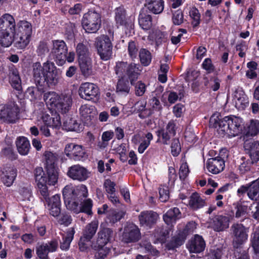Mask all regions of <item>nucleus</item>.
<instances>
[{
    "mask_svg": "<svg viewBox=\"0 0 259 259\" xmlns=\"http://www.w3.org/2000/svg\"><path fill=\"white\" fill-rule=\"evenodd\" d=\"M76 51L78 57V60L90 57L88 48L82 43H79L77 45Z\"/></svg>",
    "mask_w": 259,
    "mask_h": 259,
    "instance_id": "48",
    "label": "nucleus"
},
{
    "mask_svg": "<svg viewBox=\"0 0 259 259\" xmlns=\"http://www.w3.org/2000/svg\"><path fill=\"white\" fill-rule=\"evenodd\" d=\"M141 71V67L139 64L131 63L128 65L126 74L128 76L131 84H134Z\"/></svg>",
    "mask_w": 259,
    "mask_h": 259,
    "instance_id": "31",
    "label": "nucleus"
},
{
    "mask_svg": "<svg viewBox=\"0 0 259 259\" xmlns=\"http://www.w3.org/2000/svg\"><path fill=\"white\" fill-rule=\"evenodd\" d=\"M141 237L139 228L133 224H127L124 229L122 235V241L125 243H131L138 241Z\"/></svg>",
    "mask_w": 259,
    "mask_h": 259,
    "instance_id": "13",
    "label": "nucleus"
},
{
    "mask_svg": "<svg viewBox=\"0 0 259 259\" xmlns=\"http://www.w3.org/2000/svg\"><path fill=\"white\" fill-rule=\"evenodd\" d=\"M52 53L55 56L59 65H62L65 61L67 53V47L65 42L62 40L52 41Z\"/></svg>",
    "mask_w": 259,
    "mask_h": 259,
    "instance_id": "12",
    "label": "nucleus"
},
{
    "mask_svg": "<svg viewBox=\"0 0 259 259\" xmlns=\"http://www.w3.org/2000/svg\"><path fill=\"white\" fill-rule=\"evenodd\" d=\"M111 41L105 34L97 37L95 40V46L101 59L109 60L112 55L113 46Z\"/></svg>",
    "mask_w": 259,
    "mask_h": 259,
    "instance_id": "7",
    "label": "nucleus"
},
{
    "mask_svg": "<svg viewBox=\"0 0 259 259\" xmlns=\"http://www.w3.org/2000/svg\"><path fill=\"white\" fill-rule=\"evenodd\" d=\"M115 21L117 26H126L127 21L125 17V10L121 7L116 8L115 10Z\"/></svg>",
    "mask_w": 259,
    "mask_h": 259,
    "instance_id": "41",
    "label": "nucleus"
},
{
    "mask_svg": "<svg viewBox=\"0 0 259 259\" xmlns=\"http://www.w3.org/2000/svg\"><path fill=\"white\" fill-rule=\"evenodd\" d=\"M47 246L41 244L36 247V254L40 259H48L49 251L47 250Z\"/></svg>",
    "mask_w": 259,
    "mask_h": 259,
    "instance_id": "64",
    "label": "nucleus"
},
{
    "mask_svg": "<svg viewBox=\"0 0 259 259\" xmlns=\"http://www.w3.org/2000/svg\"><path fill=\"white\" fill-rule=\"evenodd\" d=\"M42 120L44 124L47 126L58 127L61 125L60 117L58 114L55 115V117H51L47 111H42L37 117V125H39V121Z\"/></svg>",
    "mask_w": 259,
    "mask_h": 259,
    "instance_id": "18",
    "label": "nucleus"
},
{
    "mask_svg": "<svg viewBox=\"0 0 259 259\" xmlns=\"http://www.w3.org/2000/svg\"><path fill=\"white\" fill-rule=\"evenodd\" d=\"M234 246L238 247L246 241L248 238L247 230L241 224H233L231 228Z\"/></svg>",
    "mask_w": 259,
    "mask_h": 259,
    "instance_id": "9",
    "label": "nucleus"
},
{
    "mask_svg": "<svg viewBox=\"0 0 259 259\" xmlns=\"http://www.w3.org/2000/svg\"><path fill=\"white\" fill-rule=\"evenodd\" d=\"M14 41L15 39L12 33L11 34L7 29H2L0 32V46L9 47Z\"/></svg>",
    "mask_w": 259,
    "mask_h": 259,
    "instance_id": "37",
    "label": "nucleus"
},
{
    "mask_svg": "<svg viewBox=\"0 0 259 259\" xmlns=\"http://www.w3.org/2000/svg\"><path fill=\"white\" fill-rule=\"evenodd\" d=\"M244 148L246 153L249 155L252 162L259 160V142L246 140Z\"/></svg>",
    "mask_w": 259,
    "mask_h": 259,
    "instance_id": "17",
    "label": "nucleus"
},
{
    "mask_svg": "<svg viewBox=\"0 0 259 259\" xmlns=\"http://www.w3.org/2000/svg\"><path fill=\"white\" fill-rule=\"evenodd\" d=\"M189 15L193 19L192 24L193 26L196 27L198 26L200 23V14L198 10L195 7L191 8L189 12Z\"/></svg>",
    "mask_w": 259,
    "mask_h": 259,
    "instance_id": "56",
    "label": "nucleus"
},
{
    "mask_svg": "<svg viewBox=\"0 0 259 259\" xmlns=\"http://www.w3.org/2000/svg\"><path fill=\"white\" fill-rule=\"evenodd\" d=\"M19 109L17 105L11 104L0 105V121L13 123L18 119Z\"/></svg>",
    "mask_w": 259,
    "mask_h": 259,
    "instance_id": "8",
    "label": "nucleus"
},
{
    "mask_svg": "<svg viewBox=\"0 0 259 259\" xmlns=\"http://www.w3.org/2000/svg\"><path fill=\"white\" fill-rule=\"evenodd\" d=\"M233 103L238 110H243L249 104L248 99L244 92L240 90H236L233 97Z\"/></svg>",
    "mask_w": 259,
    "mask_h": 259,
    "instance_id": "22",
    "label": "nucleus"
},
{
    "mask_svg": "<svg viewBox=\"0 0 259 259\" xmlns=\"http://www.w3.org/2000/svg\"><path fill=\"white\" fill-rule=\"evenodd\" d=\"M159 199L161 202H165L169 198V190L166 186H160L159 188Z\"/></svg>",
    "mask_w": 259,
    "mask_h": 259,
    "instance_id": "62",
    "label": "nucleus"
},
{
    "mask_svg": "<svg viewBox=\"0 0 259 259\" xmlns=\"http://www.w3.org/2000/svg\"><path fill=\"white\" fill-rule=\"evenodd\" d=\"M78 64L81 74L85 77L89 76L92 73V61L91 58H88L78 60Z\"/></svg>",
    "mask_w": 259,
    "mask_h": 259,
    "instance_id": "33",
    "label": "nucleus"
},
{
    "mask_svg": "<svg viewBox=\"0 0 259 259\" xmlns=\"http://www.w3.org/2000/svg\"><path fill=\"white\" fill-rule=\"evenodd\" d=\"M205 205V200L197 193H193L190 197L189 205L193 210H197Z\"/></svg>",
    "mask_w": 259,
    "mask_h": 259,
    "instance_id": "35",
    "label": "nucleus"
},
{
    "mask_svg": "<svg viewBox=\"0 0 259 259\" xmlns=\"http://www.w3.org/2000/svg\"><path fill=\"white\" fill-rule=\"evenodd\" d=\"M33 75L36 85L40 87L46 84L55 85L59 81L60 75L53 63L47 61L41 66L39 62L33 65Z\"/></svg>",
    "mask_w": 259,
    "mask_h": 259,
    "instance_id": "2",
    "label": "nucleus"
},
{
    "mask_svg": "<svg viewBox=\"0 0 259 259\" xmlns=\"http://www.w3.org/2000/svg\"><path fill=\"white\" fill-rule=\"evenodd\" d=\"M225 167V161L220 157L209 158L206 163V168L212 174H218Z\"/></svg>",
    "mask_w": 259,
    "mask_h": 259,
    "instance_id": "19",
    "label": "nucleus"
},
{
    "mask_svg": "<svg viewBox=\"0 0 259 259\" xmlns=\"http://www.w3.org/2000/svg\"><path fill=\"white\" fill-rule=\"evenodd\" d=\"M47 208L50 214L54 217H58L61 212V201L59 195H55L47 200Z\"/></svg>",
    "mask_w": 259,
    "mask_h": 259,
    "instance_id": "21",
    "label": "nucleus"
},
{
    "mask_svg": "<svg viewBox=\"0 0 259 259\" xmlns=\"http://www.w3.org/2000/svg\"><path fill=\"white\" fill-rule=\"evenodd\" d=\"M81 24L87 33H96L101 27V15L95 11H89L83 16Z\"/></svg>",
    "mask_w": 259,
    "mask_h": 259,
    "instance_id": "6",
    "label": "nucleus"
},
{
    "mask_svg": "<svg viewBox=\"0 0 259 259\" xmlns=\"http://www.w3.org/2000/svg\"><path fill=\"white\" fill-rule=\"evenodd\" d=\"M157 135L159 137L158 140L161 137L162 142L164 145H168L169 143V140L171 138V134H169L166 131L160 130L157 132Z\"/></svg>",
    "mask_w": 259,
    "mask_h": 259,
    "instance_id": "61",
    "label": "nucleus"
},
{
    "mask_svg": "<svg viewBox=\"0 0 259 259\" xmlns=\"http://www.w3.org/2000/svg\"><path fill=\"white\" fill-rule=\"evenodd\" d=\"M124 212L123 211L116 212L114 210H110L108 214L107 218L109 220L110 223L114 224L120 221L124 217Z\"/></svg>",
    "mask_w": 259,
    "mask_h": 259,
    "instance_id": "52",
    "label": "nucleus"
},
{
    "mask_svg": "<svg viewBox=\"0 0 259 259\" xmlns=\"http://www.w3.org/2000/svg\"><path fill=\"white\" fill-rule=\"evenodd\" d=\"M20 200L22 201H31L32 199V194L30 189L28 187H22L19 190Z\"/></svg>",
    "mask_w": 259,
    "mask_h": 259,
    "instance_id": "51",
    "label": "nucleus"
},
{
    "mask_svg": "<svg viewBox=\"0 0 259 259\" xmlns=\"http://www.w3.org/2000/svg\"><path fill=\"white\" fill-rule=\"evenodd\" d=\"M139 24L144 30L149 29L152 26V18L150 15L141 13L139 17Z\"/></svg>",
    "mask_w": 259,
    "mask_h": 259,
    "instance_id": "42",
    "label": "nucleus"
},
{
    "mask_svg": "<svg viewBox=\"0 0 259 259\" xmlns=\"http://www.w3.org/2000/svg\"><path fill=\"white\" fill-rule=\"evenodd\" d=\"M149 104L150 106L149 115L152 114L154 111H159L162 108L160 101L155 97H153L149 100Z\"/></svg>",
    "mask_w": 259,
    "mask_h": 259,
    "instance_id": "55",
    "label": "nucleus"
},
{
    "mask_svg": "<svg viewBox=\"0 0 259 259\" xmlns=\"http://www.w3.org/2000/svg\"><path fill=\"white\" fill-rule=\"evenodd\" d=\"M72 103L71 93L62 94L56 105L55 110L62 114L68 112Z\"/></svg>",
    "mask_w": 259,
    "mask_h": 259,
    "instance_id": "16",
    "label": "nucleus"
},
{
    "mask_svg": "<svg viewBox=\"0 0 259 259\" xmlns=\"http://www.w3.org/2000/svg\"><path fill=\"white\" fill-rule=\"evenodd\" d=\"M64 151L67 157L75 161L81 160L85 154L82 146L75 143L67 144Z\"/></svg>",
    "mask_w": 259,
    "mask_h": 259,
    "instance_id": "14",
    "label": "nucleus"
},
{
    "mask_svg": "<svg viewBox=\"0 0 259 259\" xmlns=\"http://www.w3.org/2000/svg\"><path fill=\"white\" fill-rule=\"evenodd\" d=\"M43 92V89L41 87L40 88L29 87L27 90L26 94L28 97L30 98L31 100H35L41 98Z\"/></svg>",
    "mask_w": 259,
    "mask_h": 259,
    "instance_id": "46",
    "label": "nucleus"
},
{
    "mask_svg": "<svg viewBox=\"0 0 259 259\" xmlns=\"http://www.w3.org/2000/svg\"><path fill=\"white\" fill-rule=\"evenodd\" d=\"M79 95L82 99L87 100L94 99L99 95L98 87L94 83L84 82L82 83L78 90Z\"/></svg>",
    "mask_w": 259,
    "mask_h": 259,
    "instance_id": "11",
    "label": "nucleus"
},
{
    "mask_svg": "<svg viewBox=\"0 0 259 259\" xmlns=\"http://www.w3.org/2000/svg\"><path fill=\"white\" fill-rule=\"evenodd\" d=\"M67 175L74 181L81 182L90 177V172L79 164H74L68 167Z\"/></svg>",
    "mask_w": 259,
    "mask_h": 259,
    "instance_id": "10",
    "label": "nucleus"
},
{
    "mask_svg": "<svg viewBox=\"0 0 259 259\" xmlns=\"http://www.w3.org/2000/svg\"><path fill=\"white\" fill-rule=\"evenodd\" d=\"M15 145L18 152L22 156L28 154L31 148L29 141L24 136L17 137L15 141Z\"/></svg>",
    "mask_w": 259,
    "mask_h": 259,
    "instance_id": "26",
    "label": "nucleus"
},
{
    "mask_svg": "<svg viewBox=\"0 0 259 259\" xmlns=\"http://www.w3.org/2000/svg\"><path fill=\"white\" fill-rule=\"evenodd\" d=\"M64 203L66 207L75 212L78 211V206L88 195L87 187L82 184L76 187L66 186L62 190Z\"/></svg>",
    "mask_w": 259,
    "mask_h": 259,
    "instance_id": "3",
    "label": "nucleus"
},
{
    "mask_svg": "<svg viewBox=\"0 0 259 259\" xmlns=\"http://www.w3.org/2000/svg\"><path fill=\"white\" fill-rule=\"evenodd\" d=\"M33 75L36 85L40 87L46 84L55 85L59 81L60 75L53 63L47 61L41 66L39 62L33 65Z\"/></svg>",
    "mask_w": 259,
    "mask_h": 259,
    "instance_id": "1",
    "label": "nucleus"
},
{
    "mask_svg": "<svg viewBox=\"0 0 259 259\" xmlns=\"http://www.w3.org/2000/svg\"><path fill=\"white\" fill-rule=\"evenodd\" d=\"M114 237L113 231L108 228L100 229L98 233L97 240L99 246H103L110 242Z\"/></svg>",
    "mask_w": 259,
    "mask_h": 259,
    "instance_id": "25",
    "label": "nucleus"
},
{
    "mask_svg": "<svg viewBox=\"0 0 259 259\" xmlns=\"http://www.w3.org/2000/svg\"><path fill=\"white\" fill-rule=\"evenodd\" d=\"M230 219L228 217L217 215L210 220L209 227L215 231H222L229 226Z\"/></svg>",
    "mask_w": 259,
    "mask_h": 259,
    "instance_id": "20",
    "label": "nucleus"
},
{
    "mask_svg": "<svg viewBox=\"0 0 259 259\" xmlns=\"http://www.w3.org/2000/svg\"><path fill=\"white\" fill-rule=\"evenodd\" d=\"M75 233L74 229L71 228L68 229L66 235H63L62 241L61 242L60 248L62 250H66L69 249L70 243L73 239Z\"/></svg>",
    "mask_w": 259,
    "mask_h": 259,
    "instance_id": "39",
    "label": "nucleus"
},
{
    "mask_svg": "<svg viewBox=\"0 0 259 259\" xmlns=\"http://www.w3.org/2000/svg\"><path fill=\"white\" fill-rule=\"evenodd\" d=\"M250 245L255 254H259V229L256 228L250 236Z\"/></svg>",
    "mask_w": 259,
    "mask_h": 259,
    "instance_id": "45",
    "label": "nucleus"
},
{
    "mask_svg": "<svg viewBox=\"0 0 259 259\" xmlns=\"http://www.w3.org/2000/svg\"><path fill=\"white\" fill-rule=\"evenodd\" d=\"M80 205L79 208L78 207V212L82 211L91 215L92 213V208L93 206L92 200L91 199H85L82 201L81 204H79ZM77 213V212H76Z\"/></svg>",
    "mask_w": 259,
    "mask_h": 259,
    "instance_id": "50",
    "label": "nucleus"
},
{
    "mask_svg": "<svg viewBox=\"0 0 259 259\" xmlns=\"http://www.w3.org/2000/svg\"><path fill=\"white\" fill-rule=\"evenodd\" d=\"M16 24L14 17L9 14L3 15L0 19V29H4L5 27L11 33L15 30Z\"/></svg>",
    "mask_w": 259,
    "mask_h": 259,
    "instance_id": "30",
    "label": "nucleus"
},
{
    "mask_svg": "<svg viewBox=\"0 0 259 259\" xmlns=\"http://www.w3.org/2000/svg\"><path fill=\"white\" fill-rule=\"evenodd\" d=\"M179 122L177 120H170L166 126V131L172 136H175L178 128Z\"/></svg>",
    "mask_w": 259,
    "mask_h": 259,
    "instance_id": "60",
    "label": "nucleus"
},
{
    "mask_svg": "<svg viewBox=\"0 0 259 259\" xmlns=\"http://www.w3.org/2000/svg\"><path fill=\"white\" fill-rule=\"evenodd\" d=\"M139 57L141 63L144 66H148L152 59L150 52L145 49H142L139 52Z\"/></svg>",
    "mask_w": 259,
    "mask_h": 259,
    "instance_id": "49",
    "label": "nucleus"
},
{
    "mask_svg": "<svg viewBox=\"0 0 259 259\" xmlns=\"http://www.w3.org/2000/svg\"><path fill=\"white\" fill-rule=\"evenodd\" d=\"M45 157L46 161L47 168L55 167V164L57 161V155L51 152L47 151L45 153Z\"/></svg>",
    "mask_w": 259,
    "mask_h": 259,
    "instance_id": "53",
    "label": "nucleus"
},
{
    "mask_svg": "<svg viewBox=\"0 0 259 259\" xmlns=\"http://www.w3.org/2000/svg\"><path fill=\"white\" fill-rule=\"evenodd\" d=\"M181 212L179 208L174 207L169 209L163 216L164 222L168 225H172L180 218Z\"/></svg>",
    "mask_w": 259,
    "mask_h": 259,
    "instance_id": "34",
    "label": "nucleus"
},
{
    "mask_svg": "<svg viewBox=\"0 0 259 259\" xmlns=\"http://www.w3.org/2000/svg\"><path fill=\"white\" fill-rule=\"evenodd\" d=\"M99 222L97 220H94L90 223L88 224L83 231L82 236L87 240H91L98 228Z\"/></svg>",
    "mask_w": 259,
    "mask_h": 259,
    "instance_id": "32",
    "label": "nucleus"
},
{
    "mask_svg": "<svg viewBox=\"0 0 259 259\" xmlns=\"http://www.w3.org/2000/svg\"><path fill=\"white\" fill-rule=\"evenodd\" d=\"M130 90L127 81L124 80L123 79L118 80L116 85V91L117 92L127 94L129 93Z\"/></svg>",
    "mask_w": 259,
    "mask_h": 259,
    "instance_id": "58",
    "label": "nucleus"
},
{
    "mask_svg": "<svg viewBox=\"0 0 259 259\" xmlns=\"http://www.w3.org/2000/svg\"><path fill=\"white\" fill-rule=\"evenodd\" d=\"M221 80L217 77H211L209 80L205 81L204 84L213 91H218L220 87Z\"/></svg>",
    "mask_w": 259,
    "mask_h": 259,
    "instance_id": "57",
    "label": "nucleus"
},
{
    "mask_svg": "<svg viewBox=\"0 0 259 259\" xmlns=\"http://www.w3.org/2000/svg\"><path fill=\"white\" fill-rule=\"evenodd\" d=\"M145 138L146 139H143L140 135L137 134L134 135L132 139V142L135 144H137L139 142L140 140H142L138 149V152L141 154L143 153L149 147L151 141L153 140V137L151 133H148L145 135Z\"/></svg>",
    "mask_w": 259,
    "mask_h": 259,
    "instance_id": "24",
    "label": "nucleus"
},
{
    "mask_svg": "<svg viewBox=\"0 0 259 259\" xmlns=\"http://www.w3.org/2000/svg\"><path fill=\"white\" fill-rule=\"evenodd\" d=\"M150 11L154 14H159L164 9V2L163 0H157L152 4L146 5Z\"/></svg>",
    "mask_w": 259,
    "mask_h": 259,
    "instance_id": "47",
    "label": "nucleus"
},
{
    "mask_svg": "<svg viewBox=\"0 0 259 259\" xmlns=\"http://www.w3.org/2000/svg\"><path fill=\"white\" fill-rule=\"evenodd\" d=\"M17 176V170L13 167L6 166L3 168L1 179L3 183L7 187L11 186Z\"/></svg>",
    "mask_w": 259,
    "mask_h": 259,
    "instance_id": "23",
    "label": "nucleus"
},
{
    "mask_svg": "<svg viewBox=\"0 0 259 259\" xmlns=\"http://www.w3.org/2000/svg\"><path fill=\"white\" fill-rule=\"evenodd\" d=\"M205 241L201 236L196 235L187 245V248L191 252L199 253L204 250Z\"/></svg>",
    "mask_w": 259,
    "mask_h": 259,
    "instance_id": "27",
    "label": "nucleus"
},
{
    "mask_svg": "<svg viewBox=\"0 0 259 259\" xmlns=\"http://www.w3.org/2000/svg\"><path fill=\"white\" fill-rule=\"evenodd\" d=\"M133 85L135 86V94L138 96H143L146 91V85L141 81H139L135 83L134 82Z\"/></svg>",
    "mask_w": 259,
    "mask_h": 259,
    "instance_id": "63",
    "label": "nucleus"
},
{
    "mask_svg": "<svg viewBox=\"0 0 259 259\" xmlns=\"http://www.w3.org/2000/svg\"><path fill=\"white\" fill-rule=\"evenodd\" d=\"M9 82L12 87L19 91L22 89L21 80L19 73L17 68L11 67L9 73Z\"/></svg>",
    "mask_w": 259,
    "mask_h": 259,
    "instance_id": "29",
    "label": "nucleus"
},
{
    "mask_svg": "<svg viewBox=\"0 0 259 259\" xmlns=\"http://www.w3.org/2000/svg\"><path fill=\"white\" fill-rule=\"evenodd\" d=\"M140 224L148 228L154 225L159 219L158 214L152 210L143 211L139 215Z\"/></svg>",
    "mask_w": 259,
    "mask_h": 259,
    "instance_id": "15",
    "label": "nucleus"
},
{
    "mask_svg": "<svg viewBox=\"0 0 259 259\" xmlns=\"http://www.w3.org/2000/svg\"><path fill=\"white\" fill-rule=\"evenodd\" d=\"M258 131L259 121L256 119H252L247 126L245 136H254L257 134Z\"/></svg>",
    "mask_w": 259,
    "mask_h": 259,
    "instance_id": "44",
    "label": "nucleus"
},
{
    "mask_svg": "<svg viewBox=\"0 0 259 259\" xmlns=\"http://www.w3.org/2000/svg\"><path fill=\"white\" fill-rule=\"evenodd\" d=\"M79 112L82 120L87 124L90 122L96 114L94 107L87 104L83 105L80 107Z\"/></svg>",
    "mask_w": 259,
    "mask_h": 259,
    "instance_id": "28",
    "label": "nucleus"
},
{
    "mask_svg": "<svg viewBox=\"0 0 259 259\" xmlns=\"http://www.w3.org/2000/svg\"><path fill=\"white\" fill-rule=\"evenodd\" d=\"M60 96L55 92H49L45 93L44 95V100L47 106H50L51 108H56V105L57 104Z\"/></svg>",
    "mask_w": 259,
    "mask_h": 259,
    "instance_id": "38",
    "label": "nucleus"
},
{
    "mask_svg": "<svg viewBox=\"0 0 259 259\" xmlns=\"http://www.w3.org/2000/svg\"><path fill=\"white\" fill-rule=\"evenodd\" d=\"M47 169L48 177L47 178V183L49 185H55L58 179V173L55 167H48Z\"/></svg>",
    "mask_w": 259,
    "mask_h": 259,
    "instance_id": "43",
    "label": "nucleus"
},
{
    "mask_svg": "<svg viewBox=\"0 0 259 259\" xmlns=\"http://www.w3.org/2000/svg\"><path fill=\"white\" fill-rule=\"evenodd\" d=\"M128 65L126 62H118L116 63L115 67V71L116 74L119 77H122L126 73V70L127 69Z\"/></svg>",
    "mask_w": 259,
    "mask_h": 259,
    "instance_id": "54",
    "label": "nucleus"
},
{
    "mask_svg": "<svg viewBox=\"0 0 259 259\" xmlns=\"http://www.w3.org/2000/svg\"><path fill=\"white\" fill-rule=\"evenodd\" d=\"M214 121L215 127H218V134L222 137L225 136L228 137H233L238 135L241 129V120L240 118L234 116H225L221 120L217 121L213 117L210 118V122Z\"/></svg>",
    "mask_w": 259,
    "mask_h": 259,
    "instance_id": "4",
    "label": "nucleus"
},
{
    "mask_svg": "<svg viewBox=\"0 0 259 259\" xmlns=\"http://www.w3.org/2000/svg\"><path fill=\"white\" fill-rule=\"evenodd\" d=\"M186 239V235L184 232H179V234L173 237L171 240L166 245L168 250L174 249L182 245Z\"/></svg>",
    "mask_w": 259,
    "mask_h": 259,
    "instance_id": "36",
    "label": "nucleus"
},
{
    "mask_svg": "<svg viewBox=\"0 0 259 259\" xmlns=\"http://www.w3.org/2000/svg\"><path fill=\"white\" fill-rule=\"evenodd\" d=\"M12 34L15 39V45L19 49H25L29 44L32 34V27L27 21H19Z\"/></svg>",
    "mask_w": 259,
    "mask_h": 259,
    "instance_id": "5",
    "label": "nucleus"
},
{
    "mask_svg": "<svg viewBox=\"0 0 259 259\" xmlns=\"http://www.w3.org/2000/svg\"><path fill=\"white\" fill-rule=\"evenodd\" d=\"M79 123L72 118H67L63 122V128L67 131H80Z\"/></svg>",
    "mask_w": 259,
    "mask_h": 259,
    "instance_id": "40",
    "label": "nucleus"
},
{
    "mask_svg": "<svg viewBox=\"0 0 259 259\" xmlns=\"http://www.w3.org/2000/svg\"><path fill=\"white\" fill-rule=\"evenodd\" d=\"M46 184L47 181H45L44 182H40L37 183V186L40 194L47 201L49 199L48 198L49 191Z\"/></svg>",
    "mask_w": 259,
    "mask_h": 259,
    "instance_id": "59",
    "label": "nucleus"
}]
</instances>
